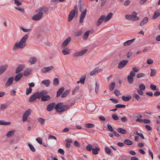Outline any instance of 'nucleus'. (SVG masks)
Masks as SVG:
<instances>
[{
	"instance_id": "1",
	"label": "nucleus",
	"mask_w": 160,
	"mask_h": 160,
	"mask_svg": "<svg viewBox=\"0 0 160 160\" xmlns=\"http://www.w3.org/2000/svg\"><path fill=\"white\" fill-rule=\"evenodd\" d=\"M49 9L46 7H43L39 8L35 10L36 14L33 15L32 18V19L35 21H38L41 19L43 17V14L46 13L48 11Z\"/></svg>"
},
{
	"instance_id": "2",
	"label": "nucleus",
	"mask_w": 160,
	"mask_h": 160,
	"mask_svg": "<svg viewBox=\"0 0 160 160\" xmlns=\"http://www.w3.org/2000/svg\"><path fill=\"white\" fill-rule=\"evenodd\" d=\"M28 38V34L25 35L21 39L19 42H17L14 45L13 50H16L18 49L23 48L26 45V42Z\"/></svg>"
},
{
	"instance_id": "3",
	"label": "nucleus",
	"mask_w": 160,
	"mask_h": 160,
	"mask_svg": "<svg viewBox=\"0 0 160 160\" xmlns=\"http://www.w3.org/2000/svg\"><path fill=\"white\" fill-rule=\"evenodd\" d=\"M79 9L80 11L81 12V13L79 17V23H82L83 22L85 18L87 10V9L84 8L83 5H80Z\"/></svg>"
},
{
	"instance_id": "4",
	"label": "nucleus",
	"mask_w": 160,
	"mask_h": 160,
	"mask_svg": "<svg viewBox=\"0 0 160 160\" xmlns=\"http://www.w3.org/2000/svg\"><path fill=\"white\" fill-rule=\"evenodd\" d=\"M137 13L134 12L132 13L131 15H126L125 18L126 19L136 21L138 20L139 19V17L137 16Z\"/></svg>"
},
{
	"instance_id": "5",
	"label": "nucleus",
	"mask_w": 160,
	"mask_h": 160,
	"mask_svg": "<svg viewBox=\"0 0 160 160\" xmlns=\"http://www.w3.org/2000/svg\"><path fill=\"white\" fill-rule=\"evenodd\" d=\"M42 92V93L41 95L40 98H41L42 101H47L50 99V96L49 95H46L48 93V92L46 90H43L40 92V93Z\"/></svg>"
},
{
	"instance_id": "6",
	"label": "nucleus",
	"mask_w": 160,
	"mask_h": 160,
	"mask_svg": "<svg viewBox=\"0 0 160 160\" xmlns=\"http://www.w3.org/2000/svg\"><path fill=\"white\" fill-rule=\"evenodd\" d=\"M42 92L40 93V92H39L34 93L30 97L29 101L30 102H32L35 101L37 99H40V97L41 96V95H42Z\"/></svg>"
},
{
	"instance_id": "7",
	"label": "nucleus",
	"mask_w": 160,
	"mask_h": 160,
	"mask_svg": "<svg viewBox=\"0 0 160 160\" xmlns=\"http://www.w3.org/2000/svg\"><path fill=\"white\" fill-rule=\"evenodd\" d=\"M32 112V110L30 109H28L24 113L22 117V121L25 122L26 121L28 118L31 114Z\"/></svg>"
},
{
	"instance_id": "8",
	"label": "nucleus",
	"mask_w": 160,
	"mask_h": 160,
	"mask_svg": "<svg viewBox=\"0 0 160 160\" xmlns=\"http://www.w3.org/2000/svg\"><path fill=\"white\" fill-rule=\"evenodd\" d=\"M70 106L68 105H62L57 110L58 112H62L68 110Z\"/></svg>"
},
{
	"instance_id": "9",
	"label": "nucleus",
	"mask_w": 160,
	"mask_h": 160,
	"mask_svg": "<svg viewBox=\"0 0 160 160\" xmlns=\"http://www.w3.org/2000/svg\"><path fill=\"white\" fill-rule=\"evenodd\" d=\"M87 50V49H85L78 52H75L73 54V56L74 57H77L82 56L86 53Z\"/></svg>"
},
{
	"instance_id": "10",
	"label": "nucleus",
	"mask_w": 160,
	"mask_h": 160,
	"mask_svg": "<svg viewBox=\"0 0 160 160\" xmlns=\"http://www.w3.org/2000/svg\"><path fill=\"white\" fill-rule=\"evenodd\" d=\"M75 9H72L71 11L69 14L68 18V21L69 22L71 21L73 19L75 15Z\"/></svg>"
},
{
	"instance_id": "11",
	"label": "nucleus",
	"mask_w": 160,
	"mask_h": 160,
	"mask_svg": "<svg viewBox=\"0 0 160 160\" xmlns=\"http://www.w3.org/2000/svg\"><path fill=\"white\" fill-rule=\"evenodd\" d=\"M56 103L55 102H52L49 104L47 106L46 109L49 112L52 111L55 108Z\"/></svg>"
},
{
	"instance_id": "12",
	"label": "nucleus",
	"mask_w": 160,
	"mask_h": 160,
	"mask_svg": "<svg viewBox=\"0 0 160 160\" xmlns=\"http://www.w3.org/2000/svg\"><path fill=\"white\" fill-rule=\"evenodd\" d=\"M71 40L70 37H69L66 39L62 43V48H64L66 47L70 42Z\"/></svg>"
},
{
	"instance_id": "13",
	"label": "nucleus",
	"mask_w": 160,
	"mask_h": 160,
	"mask_svg": "<svg viewBox=\"0 0 160 160\" xmlns=\"http://www.w3.org/2000/svg\"><path fill=\"white\" fill-rule=\"evenodd\" d=\"M128 62V61L127 60H124L121 61L118 64V68L120 69L124 67Z\"/></svg>"
},
{
	"instance_id": "14",
	"label": "nucleus",
	"mask_w": 160,
	"mask_h": 160,
	"mask_svg": "<svg viewBox=\"0 0 160 160\" xmlns=\"http://www.w3.org/2000/svg\"><path fill=\"white\" fill-rule=\"evenodd\" d=\"M53 67L52 66H50L48 67H45L42 69V71L43 73H46L52 70Z\"/></svg>"
},
{
	"instance_id": "15",
	"label": "nucleus",
	"mask_w": 160,
	"mask_h": 160,
	"mask_svg": "<svg viewBox=\"0 0 160 160\" xmlns=\"http://www.w3.org/2000/svg\"><path fill=\"white\" fill-rule=\"evenodd\" d=\"M105 16L103 15L102 16L99 18L98 20V21L96 23V25L97 26H100L103 21H105Z\"/></svg>"
},
{
	"instance_id": "16",
	"label": "nucleus",
	"mask_w": 160,
	"mask_h": 160,
	"mask_svg": "<svg viewBox=\"0 0 160 160\" xmlns=\"http://www.w3.org/2000/svg\"><path fill=\"white\" fill-rule=\"evenodd\" d=\"M8 65L7 64H5L1 66L0 67V75L3 73L6 70Z\"/></svg>"
},
{
	"instance_id": "17",
	"label": "nucleus",
	"mask_w": 160,
	"mask_h": 160,
	"mask_svg": "<svg viewBox=\"0 0 160 160\" xmlns=\"http://www.w3.org/2000/svg\"><path fill=\"white\" fill-rule=\"evenodd\" d=\"M13 80L14 78L13 77L9 78L5 83V86L6 87H8L10 86L12 83Z\"/></svg>"
},
{
	"instance_id": "18",
	"label": "nucleus",
	"mask_w": 160,
	"mask_h": 160,
	"mask_svg": "<svg viewBox=\"0 0 160 160\" xmlns=\"http://www.w3.org/2000/svg\"><path fill=\"white\" fill-rule=\"evenodd\" d=\"M37 58L35 57L30 58L28 60V62L31 64H33L36 63L37 62Z\"/></svg>"
},
{
	"instance_id": "19",
	"label": "nucleus",
	"mask_w": 160,
	"mask_h": 160,
	"mask_svg": "<svg viewBox=\"0 0 160 160\" xmlns=\"http://www.w3.org/2000/svg\"><path fill=\"white\" fill-rule=\"evenodd\" d=\"M135 40L134 38L130 40H128L125 42L123 43V45L124 46H127L131 45Z\"/></svg>"
},
{
	"instance_id": "20",
	"label": "nucleus",
	"mask_w": 160,
	"mask_h": 160,
	"mask_svg": "<svg viewBox=\"0 0 160 160\" xmlns=\"http://www.w3.org/2000/svg\"><path fill=\"white\" fill-rule=\"evenodd\" d=\"M102 70V69H98V68H95L93 70L91 71L90 75L91 76L95 75L96 73L100 72Z\"/></svg>"
},
{
	"instance_id": "21",
	"label": "nucleus",
	"mask_w": 160,
	"mask_h": 160,
	"mask_svg": "<svg viewBox=\"0 0 160 160\" xmlns=\"http://www.w3.org/2000/svg\"><path fill=\"white\" fill-rule=\"evenodd\" d=\"M41 83L46 86V87H48L49 86L51 83V82L49 79L44 80L41 82Z\"/></svg>"
},
{
	"instance_id": "22",
	"label": "nucleus",
	"mask_w": 160,
	"mask_h": 160,
	"mask_svg": "<svg viewBox=\"0 0 160 160\" xmlns=\"http://www.w3.org/2000/svg\"><path fill=\"white\" fill-rule=\"evenodd\" d=\"M70 52V50L68 48H65L62 50V52L64 55L69 54Z\"/></svg>"
},
{
	"instance_id": "23",
	"label": "nucleus",
	"mask_w": 160,
	"mask_h": 160,
	"mask_svg": "<svg viewBox=\"0 0 160 160\" xmlns=\"http://www.w3.org/2000/svg\"><path fill=\"white\" fill-rule=\"evenodd\" d=\"M117 131L119 133L125 134L127 133V131L125 129L122 128H118L117 129Z\"/></svg>"
},
{
	"instance_id": "24",
	"label": "nucleus",
	"mask_w": 160,
	"mask_h": 160,
	"mask_svg": "<svg viewBox=\"0 0 160 160\" xmlns=\"http://www.w3.org/2000/svg\"><path fill=\"white\" fill-rule=\"evenodd\" d=\"M24 67V65H21L17 67L16 71V73H18L22 70L23 68Z\"/></svg>"
},
{
	"instance_id": "25",
	"label": "nucleus",
	"mask_w": 160,
	"mask_h": 160,
	"mask_svg": "<svg viewBox=\"0 0 160 160\" xmlns=\"http://www.w3.org/2000/svg\"><path fill=\"white\" fill-rule=\"evenodd\" d=\"M113 13L112 12H110L108 14L106 17H105V22H106L110 19L112 17Z\"/></svg>"
},
{
	"instance_id": "26",
	"label": "nucleus",
	"mask_w": 160,
	"mask_h": 160,
	"mask_svg": "<svg viewBox=\"0 0 160 160\" xmlns=\"http://www.w3.org/2000/svg\"><path fill=\"white\" fill-rule=\"evenodd\" d=\"M31 71L32 70L31 69L28 68L24 71L23 75L25 76H28L30 75Z\"/></svg>"
},
{
	"instance_id": "27",
	"label": "nucleus",
	"mask_w": 160,
	"mask_h": 160,
	"mask_svg": "<svg viewBox=\"0 0 160 160\" xmlns=\"http://www.w3.org/2000/svg\"><path fill=\"white\" fill-rule=\"evenodd\" d=\"M100 150V148L98 146L96 147L95 148H93L92 150V153L94 155H97L98 153V151Z\"/></svg>"
},
{
	"instance_id": "28",
	"label": "nucleus",
	"mask_w": 160,
	"mask_h": 160,
	"mask_svg": "<svg viewBox=\"0 0 160 160\" xmlns=\"http://www.w3.org/2000/svg\"><path fill=\"white\" fill-rule=\"evenodd\" d=\"M160 15V10L156 11L152 17V19H155Z\"/></svg>"
},
{
	"instance_id": "29",
	"label": "nucleus",
	"mask_w": 160,
	"mask_h": 160,
	"mask_svg": "<svg viewBox=\"0 0 160 160\" xmlns=\"http://www.w3.org/2000/svg\"><path fill=\"white\" fill-rule=\"evenodd\" d=\"M22 77V74L21 73H19L15 76L14 78V80L16 82L20 80Z\"/></svg>"
},
{
	"instance_id": "30",
	"label": "nucleus",
	"mask_w": 160,
	"mask_h": 160,
	"mask_svg": "<svg viewBox=\"0 0 160 160\" xmlns=\"http://www.w3.org/2000/svg\"><path fill=\"white\" fill-rule=\"evenodd\" d=\"M148 20V18L147 17L144 18L140 23L141 26H142L146 24Z\"/></svg>"
},
{
	"instance_id": "31",
	"label": "nucleus",
	"mask_w": 160,
	"mask_h": 160,
	"mask_svg": "<svg viewBox=\"0 0 160 160\" xmlns=\"http://www.w3.org/2000/svg\"><path fill=\"white\" fill-rule=\"evenodd\" d=\"M15 132V130H13L9 131L6 134V136L8 137H10L13 135Z\"/></svg>"
},
{
	"instance_id": "32",
	"label": "nucleus",
	"mask_w": 160,
	"mask_h": 160,
	"mask_svg": "<svg viewBox=\"0 0 160 160\" xmlns=\"http://www.w3.org/2000/svg\"><path fill=\"white\" fill-rule=\"evenodd\" d=\"M11 124L10 122L7 121L5 122L2 120H0V125H9Z\"/></svg>"
},
{
	"instance_id": "33",
	"label": "nucleus",
	"mask_w": 160,
	"mask_h": 160,
	"mask_svg": "<svg viewBox=\"0 0 160 160\" xmlns=\"http://www.w3.org/2000/svg\"><path fill=\"white\" fill-rule=\"evenodd\" d=\"M64 90V87H62L60 88L58 91L57 92V97L59 96L63 92Z\"/></svg>"
},
{
	"instance_id": "34",
	"label": "nucleus",
	"mask_w": 160,
	"mask_h": 160,
	"mask_svg": "<svg viewBox=\"0 0 160 160\" xmlns=\"http://www.w3.org/2000/svg\"><path fill=\"white\" fill-rule=\"evenodd\" d=\"M132 98L131 97L128 95V96H122V99L124 101H128Z\"/></svg>"
},
{
	"instance_id": "35",
	"label": "nucleus",
	"mask_w": 160,
	"mask_h": 160,
	"mask_svg": "<svg viewBox=\"0 0 160 160\" xmlns=\"http://www.w3.org/2000/svg\"><path fill=\"white\" fill-rule=\"evenodd\" d=\"M37 120L42 125H43L45 122V119L42 118H37Z\"/></svg>"
},
{
	"instance_id": "36",
	"label": "nucleus",
	"mask_w": 160,
	"mask_h": 160,
	"mask_svg": "<svg viewBox=\"0 0 160 160\" xmlns=\"http://www.w3.org/2000/svg\"><path fill=\"white\" fill-rule=\"evenodd\" d=\"M86 77V75L85 74H84L81 76L80 78V80L81 81V83L82 84H84Z\"/></svg>"
},
{
	"instance_id": "37",
	"label": "nucleus",
	"mask_w": 160,
	"mask_h": 160,
	"mask_svg": "<svg viewBox=\"0 0 160 160\" xmlns=\"http://www.w3.org/2000/svg\"><path fill=\"white\" fill-rule=\"evenodd\" d=\"M53 85L55 86H58L59 84V79L57 78H54L53 81Z\"/></svg>"
},
{
	"instance_id": "38",
	"label": "nucleus",
	"mask_w": 160,
	"mask_h": 160,
	"mask_svg": "<svg viewBox=\"0 0 160 160\" xmlns=\"http://www.w3.org/2000/svg\"><path fill=\"white\" fill-rule=\"evenodd\" d=\"M90 32V31H87L84 33L83 36V39L86 40L87 39Z\"/></svg>"
},
{
	"instance_id": "39",
	"label": "nucleus",
	"mask_w": 160,
	"mask_h": 160,
	"mask_svg": "<svg viewBox=\"0 0 160 160\" xmlns=\"http://www.w3.org/2000/svg\"><path fill=\"white\" fill-rule=\"evenodd\" d=\"M63 104V103L60 102L57 104L56 106L55 105V108L56 109V112H58V111L57 110L60 108L61 107Z\"/></svg>"
},
{
	"instance_id": "40",
	"label": "nucleus",
	"mask_w": 160,
	"mask_h": 160,
	"mask_svg": "<svg viewBox=\"0 0 160 160\" xmlns=\"http://www.w3.org/2000/svg\"><path fill=\"white\" fill-rule=\"evenodd\" d=\"M124 142L126 144L128 145H131L133 144L132 142L129 139H125L124 141Z\"/></svg>"
},
{
	"instance_id": "41",
	"label": "nucleus",
	"mask_w": 160,
	"mask_h": 160,
	"mask_svg": "<svg viewBox=\"0 0 160 160\" xmlns=\"http://www.w3.org/2000/svg\"><path fill=\"white\" fill-rule=\"evenodd\" d=\"M8 107V104L7 103H4L2 104L0 107V110H2L4 109H7Z\"/></svg>"
},
{
	"instance_id": "42",
	"label": "nucleus",
	"mask_w": 160,
	"mask_h": 160,
	"mask_svg": "<svg viewBox=\"0 0 160 160\" xmlns=\"http://www.w3.org/2000/svg\"><path fill=\"white\" fill-rule=\"evenodd\" d=\"M115 83L114 82L111 83L109 85V89L112 91L113 90L115 87Z\"/></svg>"
},
{
	"instance_id": "43",
	"label": "nucleus",
	"mask_w": 160,
	"mask_h": 160,
	"mask_svg": "<svg viewBox=\"0 0 160 160\" xmlns=\"http://www.w3.org/2000/svg\"><path fill=\"white\" fill-rule=\"evenodd\" d=\"M150 70L151 72L150 74V76L152 77L154 76L156 73V70L154 68H151Z\"/></svg>"
},
{
	"instance_id": "44",
	"label": "nucleus",
	"mask_w": 160,
	"mask_h": 160,
	"mask_svg": "<svg viewBox=\"0 0 160 160\" xmlns=\"http://www.w3.org/2000/svg\"><path fill=\"white\" fill-rule=\"evenodd\" d=\"M85 127L88 128H92L94 127L95 125L91 123H88L85 124Z\"/></svg>"
},
{
	"instance_id": "45",
	"label": "nucleus",
	"mask_w": 160,
	"mask_h": 160,
	"mask_svg": "<svg viewBox=\"0 0 160 160\" xmlns=\"http://www.w3.org/2000/svg\"><path fill=\"white\" fill-rule=\"evenodd\" d=\"M128 82L130 84H132L133 82V78L132 77L129 76H128Z\"/></svg>"
},
{
	"instance_id": "46",
	"label": "nucleus",
	"mask_w": 160,
	"mask_h": 160,
	"mask_svg": "<svg viewBox=\"0 0 160 160\" xmlns=\"http://www.w3.org/2000/svg\"><path fill=\"white\" fill-rule=\"evenodd\" d=\"M99 87V84L96 82L95 83V91L97 93H98Z\"/></svg>"
},
{
	"instance_id": "47",
	"label": "nucleus",
	"mask_w": 160,
	"mask_h": 160,
	"mask_svg": "<svg viewBox=\"0 0 160 160\" xmlns=\"http://www.w3.org/2000/svg\"><path fill=\"white\" fill-rule=\"evenodd\" d=\"M28 146L30 148V149L32 151V152H35L36 151V150L34 148V147L30 143H28Z\"/></svg>"
},
{
	"instance_id": "48",
	"label": "nucleus",
	"mask_w": 160,
	"mask_h": 160,
	"mask_svg": "<svg viewBox=\"0 0 160 160\" xmlns=\"http://www.w3.org/2000/svg\"><path fill=\"white\" fill-rule=\"evenodd\" d=\"M20 28L23 32H30L31 31V29L30 28L26 29L22 27H20Z\"/></svg>"
},
{
	"instance_id": "49",
	"label": "nucleus",
	"mask_w": 160,
	"mask_h": 160,
	"mask_svg": "<svg viewBox=\"0 0 160 160\" xmlns=\"http://www.w3.org/2000/svg\"><path fill=\"white\" fill-rule=\"evenodd\" d=\"M126 107V106L125 105L118 104L115 105V107L118 108H124Z\"/></svg>"
},
{
	"instance_id": "50",
	"label": "nucleus",
	"mask_w": 160,
	"mask_h": 160,
	"mask_svg": "<svg viewBox=\"0 0 160 160\" xmlns=\"http://www.w3.org/2000/svg\"><path fill=\"white\" fill-rule=\"evenodd\" d=\"M105 150L106 152L108 154H109L111 153V149L108 147L105 148Z\"/></svg>"
},
{
	"instance_id": "51",
	"label": "nucleus",
	"mask_w": 160,
	"mask_h": 160,
	"mask_svg": "<svg viewBox=\"0 0 160 160\" xmlns=\"http://www.w3.org/2000/svg\"><path fill=\"white\" fill-rule=\"evenodd\" d=\"M69 92V91L68 90L65 91L61 95L62 98H64L66 97Z\"/></svg>"
},
{
	"instance_id": "52",
	"label": "nucleus",
	"mask_w": 160,
	"mask_h": 160,
	"mask_svg": "<svg viewBox=\"0 0 160 160\" xmlns=\"http://www.w3.org/2000/svg\"><path fill=\"white\" fill-rule=\"evenodd\" d=\"M82 33V32L81 31L79 30L76 32L75 33L74 35L76 37H78L81 35Z\"/></svg>"
},
{
	"instance_id": "53",
	"label": "nucleus",
	"mask_w": 160,
	"mask_h": 160,
	"mask_svg": "<svg viewBox=\"0 0 160 160\" xmlns=\"http://www.w3.org/2000/svg\"><path fill=\"white\" fill-rule=\"evenodd\" d=\"M139 89L142 91H144L145 89V86L143 84H140L139 85Z\"/></svg>"
},
{
	"instance_id": "54",
	"label": "nucleus",
	"mask_w": 160,
	"mask_h": 160,
	"mask_svg": "<svg viewBox=\"0 0 160 160\" xmlns=\"http://www.w3.org/2000/svg\"><path fill=\"white\" fill-rule=\"evenodd\" d=\"M150 87L151 89L152 90H158V89L157 88V87L156 86L152 84H150Z\"/></svg>"
},
{
	"instance_id": "55",
	"label": "nucleus",
	"mask_w": 160,
	"mask_h": 160,
	"mask_svg": "<svg viewBox=\"0 0 160 160\" xmlns=\"http://www.w3.org/2000/svg\"><path fill=\"white\" fill-rule=\"evenodd\" d=\"M86 148L87 150L88 151H91L92 150V148L91 145L88 144L86 147Z\"/></svg>"
},
{
	"instance_id": "56",
	"label": "nucleus",
	"mask_w": 160,
	"mask_h": 160,
	"mask_svg": "<svg viewBox=\"0 0 160 160\" xmlns=\"http://www.w3.org/2000/svg\"><path fill=\"white\" fill-rule=\"evenodd\" d=\"M133 97L135 98L137 100H139L140 99L139 96L136 93H134L133 95Z\"/></svg>"
},
{
	"instance_id": "57",
	"label": "nucleus",
	"mask_w": 160,
	"mask_h": 160,
	"mask_svg": "<svg viewBox=\"0 0 160 160\" xmlns=\"http://www.w3.org/2000/svg\"><path fill=\"white\" fill-rule=\"evenodd\" d=\"M32 89L31 88H27L26 89V94L27 95H28L32 92Z\"/></svg>"
},
{
	"instance_id": "58",
	"label": "nucleus",
	"mask_w": 160,
	"mask_h": 160,
	"mask_svg": "<svg viewBox=\"0 0 160 160\" xmlns=\"http://www.w3.org/2000/svg\"><path fill=\"white\" fill-rule=\"evenodd\" d=\"M36 141L38 142V143L40 144H42V140L41 138H36Z\"/></svg>"
},
{
	"instance_id": "59",
	"label": "nucleus",
	"mask_w": 160,
	"mask_h": 160,
	"mask_svg": "<svg viewBox=\"0 0 160 160\" xmlns=\"http://www.w3.org/2000/svg\"><path fill=\"white\" fill-rule=\"evenodd\" d=\"M79 86L76 87L74 89H73L72 91V94H74V93L77 91L79 90Z\"/></svg>"
},
{
	"instance_id": "60",
	"label": "nucleus",
	"mask_w": 160,
	"mask_h": 160,
	"mask_svg": "<svg viewBox=\"0 0 160 160\" xmlns=\"http://www.w3.org/2000/svg\"><path fill=\"white\" fill-rule=\"evenodd\" d=\"M112 118L115 120H118L119 119V118L117 115L115 114H113L112 115Z\"/></svg>"
},
{
	"instance_id": "61",
	"label": "nucleus",
	"mask_w": 160,
	"mask_h": 160,
	"mask_svg": "<svg viewBox=\"0 0 160 160\" xmlns=\"http://www.w3.org/2000/svg\"><path fill=\"white\" fill-rule=\"evenodd\" d=\"M147 62L148 64H151L153 63V61L151 59H148L147 60Z\"/></svg>"
},
{
	"instance_id": "62",
	"label": "nucleus",
	"mask_w": 160,
	"mask_h": 160,
	"mask_svg": "<svg viewBox=\"0 0 160 160\" xmlns=\"http://www.w3.org/2000/svg\"><path fill=\"white\" fill-rule=\"evenodd\" d=\"M133 71L135 72H137L139 70V68H137L136 67H134L132 68Z\"/></svg>"
},
{
	"instance_id": "63",
	"label": "nucleus",
	"mask_w": 160,
	"mask_h": 160,
	"mask_svg": "<svg viewBox=\"0 0 160 160\" xmlns=\"http://www.w3.org/2000/svg\"><path fill=\"white\" fill-rule=\"evenodd\" d=\"M144 75V74L142 73H140L138 74L137 75V78H139L142 77Z\"/></svg>"
},
{
	"instance_id": "64",
	"label": "nucleus",
	"mask_w": 160,
	"mask_h": 160,
	"mask_svg": "<svg viewBox=\"0 0 160 160\" xmlns=\"http://www.w3.org/2000/svg\"><path fill=\"white\" fill-rule=\"evenodd\" d=\"M107 127L108 130L110 131H113V129L111 125L108 124L107 125Z\"/></svg>"
}]
</instances>
